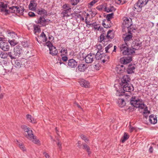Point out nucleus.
<instances>
[{"instance_id": "1", "label": "nucleus", "mask_w": 158, "mask_h": 158, "mask_svg": "<svg viewBox=\"0 0 158 158\" xmlns=\"http://www.w3.org/2000/svg\"><path fill=\"white\" fill-rule=\"evenodd\" d=\"M114 37V31L113 30H109L108 31L106 35L104 33L101 34L99 37L98 38V40L99 42L102 43L105 45L107 44L108 42H111Z\"/></svg>"}, {"instance_id": "2", "label": "nucleus", "mask_w": 158, "mask_h": 158, "mask_svg": "<svg viewBox=\"0 0 158 158\" xmlns=\"http://www.w3.org/2000/svg\"><path fill=\"white\" fill-rule=\"evenodd\" d=\"M24 131L27 132L25 133V136L27 138L31 140L35 144H40V141L39 140L37 139L36 137L32 133V131L30 130V128L27 127L25 125H23L22 127Z\"/></svg>"}, {"instance_id": "3", "label": "nucleus", "mask_w": 158, "mask_h": 158, "mask_svg": "<svg viewBox=\"0 0 158 158\" xmlns=\"http://www.w3.org/2000/svg\"><path fill=\"white\" fill-rule=\"evenodd\" d=\"M135 96H133L130 99V103L134 107L136 108H139L143 109L146 107V105L144 103H141L142 100L141 99H136Z\"/></svg>"}, {"instance_id": "4", "label": "nucleus", "mask_w": 158, "mask_h": 158, "mask_svg": "<svg viewBox=\"0 0 158 158\" xmlns=\"http://www.w3.org/2000/svg\"><path fill=\"white\" fill-rule=\"evenodd\" d=\"M120 51L122 52L123 55H131L135 52V51L131 48H128V46L127 43L120 44L119 46Z\"/></svg>"}, {"instance_id": "5", "label": "nucleus", "mask_w": 158, "mask_h": 158, "mask_svg": "<svg viewBox=\"0 0 158 158\" xmlns=\"http://www.w3.org/2000/svg\"><path fill=\"white\" fill-rule=\"evenodd\" d=\"M148 0H138V2L134 5L133 9L136 11L140 12L142 10V8L147 4Z\"/></svg>"}, {"instance_id": "6", "label": "nucleus", "mask_w": 158, "mask_h": 158, "mask_svg": "<svg viewBox=\"0 0 158 158\" xmlns=\"http://www.w3.org/2000/svg\"><path fill=\"white\" fill-rule=\"evenodd\" d=\"M79 55L81 56H82L83 59H85V62L87 64L90 63L94 61V58L95 57V55L93 53H90L87 55L84 53L80 52Z\"/></svg>"}, {"instance_id": "7", "label": "nucleus", "mask_w": 158, "mask_h": 158, "mask_svg": "<svg viewBox=\"0 0 158 158\" xmlns=\"http://www.w3.org/2000/svg\"><path fill=\"white\" fill-rule=\"evenodd\" d=\"M44 46H47L49 48V54L53 56L57 55L58 52L56 47L53 45L52 43L50 41H48L44 44Z\"/></svg>"}, {"instance_id": "8", "label": "nucleus", "mask_w": 158, "mask_h": 158, "mask_svg": "<svg viewBox=\"0 0 158 158\" xmlns=\"http://www.w3.org/2000/svg\"><path fill=\"white\" fill-rule=\"evenodd\" d=\"M98 53L97 52L95 55V58L97 60H101L103 63L108 61L109 58V56L103 53H100V54Z\"/></svg>"}, {"instance_id": "9", "label": "nucleus", "mask_w": 158, "mask_h": 158, "mask_svg": "<svg viewBox=\"0 0 158 158\" xmlns=\"http://www.w3.org/2000/svg\"><path fill=\"white\" fill-rule=\"evenodd\" d=\"M123 26L125 28H127L128 30L131 29L132 30H135V29L132 27V23L131 19L130 20L127 18H126L123 20Z\"/></svg>"}, {"instance_id": "10", "label": "nucleus", "mask_w": 158, "mask_h": 158, "mask_svg": "<svg viewBox=\"0 0 158 158\" xmlns=\"http://www.w3.org/2000/svg\"><path fill=\"white\" fill-rule=\"evenodd\" d=\"M132 60V57L131 56H123L120 59V63L123 64H126L130 63Z\"/></svg>"}, {"instance_id": "11", "label": "nucleus", "mask_w": 158, "mask_h": 158, "mask_svg": "<svg viewBox=\"0 0 158 158\" xmlns=\"http://www.w3.org/2000/svg\"><path fill=\"white\" fill-rule=\"evenodd\" d=\"M62 8L63 9L62 13L64 14H66L71 12L72 10L71 6L68 3H65L64 4Z\"/></svg>"}, {"instance_id": "12", "label": "nucleus", "mask_w": 158, "mask_h": 158, "mask_svg": "<svg viewBox=\"0 0 158 158\" xmlns=\"http://www.w3.org/2000/svg\"><path fill=\"white\" fill-rule=\"evenodd\" d=\"M10 46L9 43L6 42H2L0 43V48L4 51H9Z\"/></svg>"}, {"instance_id": "13", "label": "nucleus", "mask_w": 158, "mask_h": 158, "mask_svg": "<svg viewBox=\"0 0 158 158\" xmlns=\"http://www.w3.org/2000/svg\"><path fill=\"white\" fill-rule=\"evenodd\" d=\"M121 86L123 87V89L124 91L129 92L134 90V87L132 85L129 84L128 83L124 84Z\"/></svg>"}, {"instance_id": "14", "label": "nucleus", "mask_w": 158, "mask_h": 158, "mask_svg": "<svg viewBox=\"0 0 158 158\" xmlns=\"http://www.w3.org/2000/svg\"><path fill=\"white\" fill-rule=\"evenodd\" d=\"M45 16H41L37 21H35L36 23L37 24L40 23L42 26L44 27L46 25H48V21L44 18Z\"/></svg>"}, {"instance_id": "15", "label": "nucleus", "mask_w": 158, "mask_h": 158, "mask_svg": "<svg viewBox=\"0 0 158 158\" xmlns=\"http://www.w3.org/2000/svg\"><path fill=\"white\" fill-rule=\"evenodd\" d=\"M113 45L112 44H109L105 48L106 53H110L113 52H116V49L117 48L116 46H114V49L113 50Z\"/></svg>"}, {"instance_id": "16", "label": "nucleus", "mask_w": 158, "mask_h": 158, "mask_svg": "<svg viewBox=\"0 0 158 158\" xmlns=\"http://www.w3.org/2000/svg\"><path fill=\"white\" fill-rule=\"evenodd\" d=\"M142 46V43L139 41L135 40L133 42V47L134 48H131L135 50H137L140 49Z\"/></svg>"}, {"instance_id": "17", "label": "nucleus", "mask_w": 158, "mask_h": 158, "mask_svg": "<svg viewBox=\"0 0 158 158\" xmlns=\"http://www.w3.org/2000/svg\"><path fill=\"white\" fill-rule=\"evenodd\" d=\"M14 51L16 56H19L23 52L22 48L21 46L17 45L14 48Z\"/></svg>"}, {"instance_id": "18", "label": "nucleus", "mask_w": 158, "mask_h": 158, "mask_svg": "<svg viewBox=\"0 0 158 158\" xmlns=\"http://www.w3.org/2000/svg\"><path fill=\"white\" fill-rule=\"evenodd\" d=\"M134 30H132V29H130L128 30V34L126 35V36L124 38L123 37L125 43H126V42L132 40L133 35L131 32L133 31Z\"/></svg>"}, {"instance_id": "19", "label": "nucleus", "mask_w": 158, "mask_h": 158, "mask_svg": "<svg viewBox=\"0 0 158 158\" xmlns=\"http://www.w3.org/2000/svg\"><path fill=\"white\" fill-rule=\"evenodd\" d=\"M130 78L128 75H124L121 79V82L120 83L121 85H123L124 84L128 83L130 82Z\"/></svg>"}, {"instance_id": "20", "label": "nucleus", "mask_w": 158, "mask_h": 158, "mask_svg": "<svg viewBox=\"0 0 158 158\" xmlns=\"http://www.w3.org/2000/svg\"><path fill=\"white\" fill-rule=\"evenodd\" d=\"M77 64V62L73 59H71L68 60L67 65L71 68H75Z\"/></svg>"}, {"instance_id": "21", "label": "nucleus", "mask_w": 158, "mask_h": 158, "mask_svg": "<svg viewBox=\"0 0 158 158\" xmlns=\"http://www.w3.org/2000/svg\"><path fill=\"white\" fill-rule=\"evenodd\" d=\"M102 24L104 28H110L112 26V23L111 21H108L106 19L103 20Z\"/></svg>"}, {"instance_id": "22", "label": "nucleus", "mask_w": 158, "mask_h": 158, "mask_svg": "<svg viewBox=\"0 0 158 158\" xmlns=\"http://www.w3.org/2000/svg\"><path fill=\"white\" fill-rule=\"evenodd\" d=\"M37 4L36 1L34 0H31L30 3L29 5V8L32 10H36V7Z\"/></svg>"}, {"instance_id": "23", "label": "nucleus", "mask_w": 158, "mask_h": 158, "mask_svg": "<svg viewBox=\"0 0 158 158\" xmlns=\"http://www.w3.org/2000/svg\"><path fill=\"white\" fill-rule=\"evenodd\" d=\"M36 11L38 14L43 15V16H47L48 15L47 10L43 8H40L38 9Z\"/></svg>"}, {"instance_id": "24", "label": "nucleus", "mask_w": 158, "mask_h": 158, "mask_svg": "<svg viewBox=\"0 0 158 158\" xmlns=\"http://www.w3.org/2000/svg\"><path fill=\"white\" fill-rule=\"evenodd\" d=\"M135 64L133 65L132 64H131L129 65L128 68H127L126 71L128 74H131L134 73V70L135 69V68L134 65Z\"/></svg>"}, {"instance_id": "25", "label": "nucleus", "mask_w": 158, "mask_h": 158, "mask_svg": "<svg viewBox=\"0 0 158 158\" xmlns=\"http://www.w3.org/2000/svg\"><path fill=\"white\" fill-rule=\"evenodd\" d=\"M149 121L152 124H155L157 123V118L153 114H152L149 116Z\"/></svg>"}, {"instance_id": "26", "label": "nucleus", "mask_w": 158, "mask_h": 158, "mask_svg": "<svg viewBox=\"0 0 158 158\" xmlns=\"http://www.w3.org/2000/svg\"><path fill=\"white\" fill-rule=\"evenodd\" d=\"M88 68L87 64H78L77 67L78 70L81 72H84Z\"/></svg>"}, {"instance_id": "27", "label": "nucleus", "mask_w": 158, "mask_h": 158, "mask_svg": "<svg viewBox=\"0 0 158 158\" xmlns=\"http://www.w3.org/2000/svg\"><path fill=\"white\" fill-rule=\"evenodd\" d=\"M79 82L81 85L82 87L86 88L88 87L89 86V82L88 81L84 79H82Z\"/></svg>"}, {"instance_id": "28", "label": "nucleus", "mask_w": 158, "mask_h": 158, "mask_svg": "<svg viewBox=\"0 0 158 158\" xmlns=\"http://www.w3.org/2000/svg\"><path fill=\"white\" fill-rule=\"evenodd\" d=\"M118 73H122L125 70V67L123 64L119 65L117 67Z\"/></svg>"}, {"instance_id": "29", "label": "nucleus", "mask_w": 158, "mask_h": 158, "mask_svg": "<svg viewBox=\"0 0 158 158\" xmlns=\"http://www.w3.org/2000/svg\"><path fill=\"white\" fill-rule=\"evenodd\" d=\"M7 32L8 33V36L11 37L12 38H16L17 36V34L14 31L8 30Z\"/></svg>"}, {"instance_id": "30", "label": "nucleus", "mask_w": 158, "mask_h": 158, "mask_svg": "<svg viewBox=\"0 0 158 158\" xmlns=\"http://www.w3.org/2000/svg\"><path fill=\"white\" fill-rule=\"evenodd\" d=\"M118 103L119 106L121 107H123L126 104L123 98H119L118 101Z\"/></svg>"}, {"instance_id": "31", "label": "nucleus", "mask_w": 158, "mask_h": 158, "mask_svg": "<svg viewBox=\"0 0 158 158\" xmlns=\"http://www.w3.org/2000/svg\"><path fill=\"white\" fill-rule=\"evenodd\" d=\"M116 9L114 8L113 6H110V7H105L104 8V10L107 12H111L113 10L115 11Z\"/></svg>"}, {"instance_id": "32", "label": "nucleus", "mask_w": 158, "mask_h": 158, "mask_svg": "<svg viewBox=\"0 0 158 158\" xmlns=\"http://www.w3.org/2000/svg\"><path fill=\"white\" fill-rule=\"evenodd\" d=\"M17 9L16 10V13H19L22 14L24 11V9L23 7L19 6H17Z\"/></svg>"}, {"instance_id": "33", "label": "nucleus", "mask_w": 158, "mask_h": 158, "mask_svg": "<svg viewBox=\"0 0 158 158\" xmlns=\"http://www.w3.org/2000/svg\"><path fill=\"white\" fill-rule=\"evenodd\" d=\"M22 65V62L19 60H16L15 61L14 66L17 68H20Z\"/></svg>"}, {"instance_id": "34", "label": "nucleus", "mask_w": 158, "mask_h": 158, "mask_svg": "<svg viewBox=\"0 0 158 158\" xmlns=\"http://www.w3.org/2000/svg\"><path fill=\"white\" fill-rule=\"evenodd\" d=\"M61 49L60 52L61 54V56H67L68 54L67 50L66 48H62Z\"/></svg>"}, {"instance_id": "35", "label": "nucleus", "mask_w": 158, "mask_h": 158, "mask_svg": "<svg viewBox=\"0 0 158 158\" xmlns=\"http://www.w3.org/2000/svg\"><path fill=\"white\" fill-rule=\"evenodd\" d=\"M129 137V135L126 133L125 132L123 136L122 139V142L123 143H124L127 140Z\"/></svg>"}, {"instance_id": "36", "label": "nucleus", "mask_w": 158, "mask_h": 158, "mask_svg": "<svg viewBox=\"0 0 158 158\" xmlns=\"http://www.w3.org/2000/svg\"><path fill=\"white\" fill-rule=\"evenodd\" d=\"M26 117L27 119L30 122L33 123H35L34 118L32 117V116L31 115L29 114H27L26 116Z\"/></svg>"}, {"instance_id": "37", "label": "nucleus", "mask_w": 158, "mask_h": 158, "mask_svg": "<svg viewBox=\"0 0 158 158\" xmlns=\"http://www.w3.org/2000/svg\"><path fill=\"white\" fill-rule=\"evenodd\" d=\"M8 43H9V45H10L11 46H14L18 44V42L14 39L12 40H9Z\"/></svg>"}, {"instance_id": "38", "label": "nucleus", "mask_w": 158, "mask_h": 158, "mask_svg": "<svg viewBox=\"0 0 158 158\" xmlns=\"http://www.w3.org/2000/svg\"><path fill=\"white\" fill-rule=\"evenodd\" d=\"M83 148L85 149L88 153L89 155L91 153L89 147L86 144L84 143L83 144Z\"/></svg>"}, {"instance_id": "39", "label": "nucleus", "mask_w": 158, "mask_h": 158, "mask_svg": "<svg viewBox=\"0 0 158 158\" xmlns=\"http://www.w3.org/2000/svg\"><path fill=\"white\" fill-rule=\"evenodd\" d=\"M40 37H42L43 39L42 41L43 42H46L47 40V37L44 32H43L40 36Z\"/></svg>"}, {"instance_id": "40", "label": "nucleus", "mask_w": 158, "mask_h": 158, "mask_svg": "<svg viewBox=\"0 0 158 158\" xmlns=\"http://www.w3.org/2000/svg\"><path fill=\"white\" fill-rule=\"evenodd\" d=\"M34 31L35 32L39 33L41 31V29L40 27H39L38 25L34 24L33 26Z\"/></svg>"}, {"instance_id": "41", "label": "nucleus", "mask_w": 158, "mask_h": 158, "mask_svg": "<svg viewBox=\"0 0 158 158\" xmlns=\"http://www.w3.org/2000/svg\"><path fill=\"white\" fill-rule=\"evenodd\" d=\"M7 7V5L6 4H5L3 2H1L0 3V9H6Z\"/></svg>"}, {"instance_id": "42", "label": "nucleus", "mask_w": 158, "mask_h": 158, "mask_svg": "<svg viewBox=\"0 0 158 158\" xmlns=\"http://www.w3.org/2000/svg\"><path fill=\"white\" fill-rule=\"evenodd\" d=\"M7 54L12 59H15L16 58V56L15 55V53L13 54L11 52H8Z\"/></svg>"}, {"instance_id": "43", "label": "nucleus", "mask_w": 158, "mask_h": 158, "mask_svg": "<svg viewBox=\"0 0 158 158\" xmlns=\"http://www.w3.org/2000/svg\"><path fill=\"white\" fill-rule=\"evenodd\" d=\"M114 14L112 13L108 14L106 17V19L108 21H111L110 19L113 18Z\"/></svg>"}, {"instance_id": "44", "label": "nucleus", "mask_w": 158, "mask_h": 158, "mask_svg": "<svg viewBox=\"0 0 158 158\" xmlns=\"http://www.w3.org/2000/svg\"><path fill=\"white\" fill-rule=\"evenodd\" d=\"M17 6H12L9 7V9L11 10V12L12 13H16V10H17Z\"/></svg>"}, {"instance_id": "45", "label": "nucleus", "mask_w": 158, "mask_h": 158, "mask_svg": "<svg viewBox=\"0 0 158 158\" xmlns=\"http://www.w3.org/2000/svg\"><path fill=\"white\" fill-rule=\"evenodd\" d=\"M0 57L2 59H5L7 57V54H6L5 52L1 51L0 52Z\"/></svg>"}, {"instance_id": "46", "label": "nucleus", "mask_w": 158, "mask_h": 158, "mask_svg": "<svg viewBox=\"0 0 158 158\" xmlns=\"http://www.w3.org/2000/svg\"><path fill=\"white\" fill-rule=\"evenodd\" d=\"M80 0H71V4L73 6L76 5L79 2Z\"/></svg>"}, {"instance_id": "47", "label": "nucleus", "mask_w": 158, "mask_h": 158, "mask_svg": "<svg viewBox=\"0 0 158 158\" xmlns=\"http://www.w3.org/2000/svg\"><path fill=\"white\" fill-rule=\"evenodd\" d=\"M115 1L118 4H123L125 3V0H115Z\"/></svg>"}, {"instance_id": "48", "label": "nucleus", "mask_w": 158, "mask_h": 158, "mask_svg": "<svg viewBox=\"0 0 158 158\" xmlns=\"http://www.w3.org/2000/svg\"><path fill=\"white\" fill-rule=\"evenodd\" d=\"M1 11V12H5V15H7V14H9L10 13V11L6 9H0Z\"/></svg>"}, {"instance_id": "49", "label": "nucleus", "mask_w": 158, "mask_h": 158, "mask_svg": "<svg viewBox=\"0 0 158 158\" xmlns=\"http://www.w3.org/2000/svg\"><path fill=\"white\" fill-rule=\"evenodd\" d=\"M22 45L24 47L26 48L28 47L29 45L27 41H22L21 42Z\"/></svg>"}, {"instance_id": "50", "label": "nucleus", "mask_w": 158, "mask_h": 158, "mask_svg": "<svg viewBox=\"0 0 158 158\" xmlns=\"http://www.w3.org/2000/svg\"><path fill=\"white\" fill-rule=\"evenodd\" d=\"M90 12H91V13L90 14L91 15V16L92 17H94L97 14V12L95 10H91L90 11Z\"/></svg>"}, {"instance_id": "51", "label": "nucleus", "mask_w": 158, "mask_h": 158, "mask_svg": "<svg viewBox=\"0 0 158 158\" xmlns=\"http://www.w3.org/2000/svg\"><path fill=\"white\" fill-rule=\"evenodd\" d=\"M6 69H5L6 72H12V70H13V68L11 66L10 67V68H8V67H7L6 68Z\"/></svg>"}, {"instance_id": "52", "label": "nucleus", "mask_w": 158, "mask_h": 158, "mask_svg": "<svg viewBox=\"0 0 158 158\" xmlns=\"http://www.w3.org/2000/svg\"><path fill=\"white\" fill-rule=\"evenodd\" d=\"M99 0H93L90 2L89 5L91 6H92L94 4L97 2Z\"/></svg>"}, {"instance_id": "53", "label": "nucleus", "mask_w": 158, "mask_h": 158, "mask_svg": "<svg viewBox=\"0 0 158 158\" xmlns=\"http://www.w3.org/2000/svg\"><path fill=\"white\" fill-rule=\"evenodd\" d=\"M72 15L73 17L78 18H79V17H80V16L81 15V14L76 13H73Z\"/></svg>"}, {"instance_id": "54", "label": "nucleus", "mask_w": 158, "mask_h": 158, "mask_svg": "<svg viewBox=\"0 0 158 158\" xmlns=\"http://www.w3.org/2000/svg\"><path fill=\"white\" fill-rule=\"evenodd\" d=\"M81 137L82 139L85 140V142H87L88 141V140L87 139L85 135H81Z\"/></svg>"}, {"instance_id": "55", "label": "nucleus", "mask_w": 158, "mask_h": 158, "mask_svg": "<svg viewBox=\"0 0 158 158\" xmlns=\"http://www.w3.org/2000/svg\"><path fill=\"white\" fill-rule=\"evenodd\" d=\"M28 15L31 17H34L35 16V15L34 13L32 12H29L28 13Z\"/></svg>"}, {"instance_id": "56", "label": "nucleus", "mask_w": 158, "mask_h": 158, "mask_svg": "<svg viewBox=\"0 0 158 158\" xmlns=\"http://www.w3.org/2000/svg\"><path fill=\"white\" fill-rule=\"evenodd\" d=\"M77 146L79 148H81L82 145L81 142L80 141H78L77 143H76Z\"/></svg>"}, {"instance_id": "57", "label": "nucleus", "mask_w": 158, "mask_h": 158, "mask_svg": "<svg viewBox=\"0 0 158 158\" xmlns=\"http://www.w3.org/2000/svg\"><path fill=\"white\" fill-rule=\"evenodd\" d=\"M62 57V60L64 62L68 60V58L66 56H61Z\"/></svg>"}, {"instance_id": "58", "label": "nucleus", "mask_w": 158, "mask_h": 158, "mask_svg": "<svg viewBox=\"0 0 158 158\" xmlns=\"http://www.w3.org/2000/svg\"><path fill=\"white\" fill-rule=\"evenodd\" d=\"M19 145L20 148L23 151H25V148L24 145L22 143L19 144Z\"/></svg>"}, {"instance_id": "59", "label": "nucleus", "mask_w": 158, "mask_h": 158, "mask_svg": "<svg viewBox=\"0 0 158 158\" xmlns=\"http://www.w3.org/2000/svg\"><path fill=\"white\" fill-rule=\"evenodd\" d=\"M97 48L98 50H102V45L100 44H97L96 45Z\"/></svg>"}, {"instance_id": "60", "label": "nucleus", "mask_w": 158, "mask_h": 158, "mask_svg": "<svg viewBox=\"0 0 158 158\" xmlns=\"http://www.w3.org/2000/svg\"><path fill=\"white\" fill-rule=\"evenodd\" d=\"M148 110V107L146 106V107L144 108L143 111V114H147V112Z\"/></svg>"}, {"instance_id": "61", "label": "nucleus", "mask_w": 158, "mask_h": 158, "mask_svg": "<svg viewBox=\"0 0 158 158\" xmlns=\"http://www.w3.org/2000/svg\"><path fill=\"white\" fill-rule=\"evenodd\" d=\"M57 145L59 148L60 149L61 148V142L58 140V142L57 143Z\"/></svg>"}, {"instance_id": "62", "label": "nucleus", "mask_w": 158, "mask_h": 158, "mask_svg": "<svg viewBox=\"0 0 158 158\" xmlns=\"http://www.w3.org/2000/svg\"><path fill=\"white\" fill-rule=\"evenodd\" d=\"M87 17H85V23L86 24H87L86 26H88V25H89V24H90V22L89 21H88V20H87Z\"/></svg>"}, {"instance_id": "63", "label": "nucleus", "mask_w": 158, "mask_h": 158, "mask_svg": "<svg viewBox=\"0 0 158 158\" xmlns=\"http://www.w3.org/2000/svg\"><path fill=\"white\" fill-rule=\"evenodd\" d=\"M96 9L100 11H101L102 10L103 7H102V6H97L96 7Z\"/></svg>"}, {"instance_id": "64", "label": "nucleus", "mask_w": 158, "mask_h": 158, "mask_svg": "<svg viewBox=\"0 0 158 158\" xmlns=\"http://www.w3.org/2000/svg\"><path fill=\"white\" fill-rule=\"evenodd\" d=\"M43 154L46 157V158H49V156L48 154H47L46 152H44Z\"/></svg>"}]
</instances>
